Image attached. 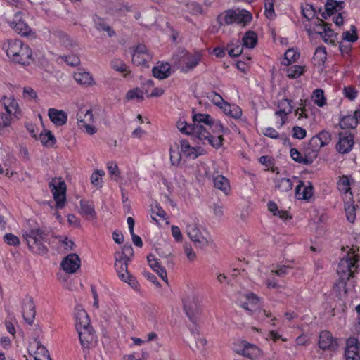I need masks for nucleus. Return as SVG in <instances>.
I'll list each match as a JSON object with an SVG mask.
<instances>
[{
    "label": "nucleus",
    "instance_id": "f257e3e1",
    "mask_svg": "<svg viewBox=\"0 0 360 360\" xmlns=\"http://www.w3.org/2000/svg\"><path fill=\"white\" fill-rule=\"evenodd\" d=\"M192 119L193 124L179 120L176 123L178 129L182 133L192 135L203 143H207L216 149L223 145L224 134L229 129L222 125L221 121L204 113L193 114Z\"/></svg>",
    "mask_w": 360,
    "mask_h": 360
},
{
    "label": "nucleus",
    "instance_id": "f03ea898",
    "mask_svg": "<svg viewBox=\"0 0 360 360\" xmlns=\"http://www.w3.org/2000/svg\"><path fill=\"white\" fill-rule=\"evenodd\" d=\"M75 327L84 352L94 348L98 342L95 330L90 324L89 317L83 309H77L75 312Z\"/></svg>",
    "mask_w": 360,
    "mask_h": 360
},
{
    "label": "nucleus",
    "instance_id": "7ed1b4c3",
    "mask_svg": "<svg viewBox=\"0 0 360 360\" xmlns=\"http://www.w3.org/2000/svg\"><path fill=\"white\" fill-rule=\"evenodd\" d=\"M3 49L13 63L27 66L34 61L30 47L20 40H9L4 43Z\"/></svg>",
    "mask_w": 360,
    "mask_h": 360
},
{
    "label": "nucleus",
    "instance_id": "20e7f679",
    "mask_svg": "<svg viewBox=\"0 0 360 360\" xmlns=\"http://www.w3.org/2000/svg\"><path fill=\"white\" fill-rule=\"evenodd\" d=\"M356 250L353 248L350 250L347 257L342 258L338 266L337 273L340 276V281L336 287L342 288L346 293V282L350 277H353L357 268L356 263L359 261V256L355 253Z\"/></svg>",
    "mask_w": 360,
    "mask_h": 360
},
{
    "label": "nucleus",
    "instance_id": "39448f33",
    "mask_svg": "<svg viewBox=\"0 0 360 360\" xmlns=\"http://www.w3.org/2000/svg\"><path fill=\"white\" fill-rule=\"evenodd\" d=\"M49 187L53 194V199L56 202L53 206L49 202V206L54 210L53 215L56 219L62 222L63 217L58 212V209H63L66 202V184L61 178H53L49 183Z\"/></svg>",
    "mask_w": 360,
    "mask_h": 360
},
{
    "label": "nucleus",
    "instance_id": "423d86ee",
    "mask_svg": "<svg viewBox=\"0 0 360 360\" xmlns=\"http://www.w3.org/2000/svg\"><path fill=\"white\" fill-rule=\"evenodd\" d=\"M46 236L45 233L39 229H32L23 233V238L30 250L39 255H43L47 252Z\"/></svg>",
    "mask_w": 360,
    "mask_h": 360
},
{
    "label": "nucleus",
    "instance_id": "0eeeda50",
    "mask_svg": "<svg viewBox=\"0 0 360 360\" xmlns=\"http://www.w3.org/2000/svg\"><path fill=\"white\" fill-rule=\"evenodd\" d=\"M183 309L192 321H195L202 311L201 298L193 292L185 293L182 297Z\"/></svg>",
    "mask_w": 360,
    "mask_h": 360
},
{
    "label": "nucleus",
    "instance_id": "6e6552de",
    "mask_svg": "<svg viewBox=\"0 0 360 360\" xmlns=\"http://www.w3.org/2000/svg\"><path fill=\"white\" fill-rule=\"evenodd\" d=\"M218 22L221 25H228L232 23H244L252 20L251 13L246 10H227L218 16Z\"/></svg>",
    "mask_w": 360,
    "mask_h": 360
},
{
    "label": "nucleus",
    "instance_id": "1a4fd4ad",
    "mask_svg": "<svg viewBox=\"0 0 360 360\" xmlns=\"http://www.w3.org/2000/svg\"><path fill=\"white\" fill-rule=\"evenodd\" d=\"M186 233L197 248H204L212 243L210 238L205 236L194 222L187 224Z\"/></svg>",
    "mask_w": 360,
    "mask_h": 360
},
{
    "label": "nucleus",
    "instance_id": "9d476101",
    "mask_svg": "<svg viewBox=\"0 0 360 360\" xmlns=\"http://www.w3.org/2000/svg\"><path fill=\"white\" fill-rule=\"evenodd\" d=\"M77 119L79 127L88 134L93 135L96 132V129L93 125L94 115L91 110L80 109L77 115Z\"/></svg>",
    "mask_w": 360,
    "mask_h": 360
},
{
    "label": "nucleus",
    "instance_id": "9b49d317",
    "mask_svg": "<svg viewBox=\"0 0 360 360\" xmlns=\"http://www.w3.org/2000/svg\"><path fill=\"white\" fill-rule=\"evenodd\" d=\"M128 262L126 260L115 258V267L116 269L118 277L123 282L127 283L132 288L138 286L136 279L132 276L128 271Z\"/></svg>",
    "mask_w": 360,
    "mask_h": 360
},
{
    "label": "nucleus",
    "instance_id": "f8f14e48",
    "mask_svg": "<svg viewBox=\"0 0 360 360\" xmlns=\"http://www.w3.org/2000/svg\"><path fill=\"white\" fill-rule=\"evenodd\" d=\"M237 353L252 360L259 359L262 356V351L260 348L245 340L240 342Z\"/></svg>",
    "mask_w": 360,
    "mask_h": 360
},
{
    "label": "nucleus",
    "instance_id": "ddd939ff",
    "mask_svg": "<svg viewBox=\"0 0 360 360\" xmlns=\"http://www.w3.org/2000/svg\"><path fill=\"white\" fill-rule=\"evenodd\" d=\"M9 24L14 31L22 36H28L32 32L31 28L23 18V13L20 11L15 13Z\"/></svg>",
    "mask_w": 360,
    "mask_h": 360
},
{
    "label": "nucleus",
    "instance_id": "4468645a",
    "mask_svg": "<svg viewBox=\"0 0 360 360\" xmlns=\"http://www.w3.org/2000/svg\"><path fill=\"white\" fill-rule=\"evenodd\" d=\"M201 60L200 52L188 53L182 51L180 56V63L182 64V70L188 72L196 67Z\"/></svg>",
    "mask_w": 360,
    "mask_h": 360
},
{
    "label": "nucleus",
    "instance_id": "2eb2a0df",
    "mask_svg": "<svg viewBox=\"0 0 360 360\" xmlns=\"http://www.w3.org/2000/svg\"><path fill=\"white\" fill-rule=\"evenodd\" d=\"M336 150L342 154L349 153L353 148L354 141L353 135L347 131L340 132Z\"/></svg>",
    "mask_w": 360,
    "mask_h": 360
},
{
    "label": "nucleus",
    "instance_id": "dca6fc26",
    "mask_svg": "<svg viewBox=\"0 0 360 360\" xmlns=\"http://www.w3.org/2000/svg\"><path fill=\"white\" fill-rule=\"evenodd\" d=\"M152 59V55L144 44H139L132 54V62L136 65H143Z\"/></svg>",
    "mask_w": 360,
    "mask_h": 360
},
{
    "label": "nucleus",
    "instance_id": "f3484780",
    "mask_svg": "<svg viewBox=\"0 0 360 360\" xmlns=\"http://www.w3.org/2000/svg\"><path fill=\"white\" fill-rule=\"evenodd\" d=\"M1 103L8 115H13L18 120L21 117L22 112L13 96H4L1 100Z\"/></svg>",
    "mask_w": 360,
    "mask_h": 360
},
{
    "label": "nucleus",
    "instance_id": "a211bd4d",
    "mask_svg": "<svg viewBox=\"0 0 360 360\" xmlns=\"http://www.w3.org/2000/svg\"><path fill=\"white\" fill-rule=\"evenodd\" d=\"M292 100L283 98L278 103V110L275 112V115L281 117L280 127L285 124L288 115L292 112L293 106L292 105Z\"/></svg>",
    "mask_w": 360,
    "mask_h": 360
},
{
    "label": "nucleus",
    "instance_id": "6ab92c4d",
    "mask_svg": "<svg viewBox=\"0 0 360 360\" xmlns=\"http://www.w3.org/2000/svg\"><path fill=\"white\" fill-rule=\"evenodd\" d=\"M61 266L67 273H75L80 267V259L77 254H70L63 260Z\"/></svg>",
    "mask_w": 360,
    "mask_h": 360
},
{
    "label": "nucleus",
    "instance_id": "aec40b11",
    "mask_svg": "<svg viewBox=\"0 0 360 360\" xmlns=\"http://www.w3.org/2000/svg\"><path fill=\"white\" fill-rule=\"evenodd\" d=\"M319 346L323 350L335 349L338 346V343L329 331L324 330L320 333Z\"/></svg>",
    "mask_w": 360,
    "mask_h": 360
},
{
    "label": "nucleus",
    "instance_id": "412c9836",
    "mask_svg": "<svg viewBox=\"0 0 360 360\" xmlns=\"http://www.w3.org/2000/svg\"><path fill=\"white\" fill-rule=\"evenodd\" d=\"M345 356L346 360H360L358 340L356 338H350L347 340Z\"/></svg>",
    "mask_w": 360,
    "mask_h": 360
},
{
    "label": "nucleus",
    "instance_id": "4be33fe9",
    "mask_svg": "<svg viewBox=\"0 0 360 360\" xmlns=\"http://www.w3.org/2000/svg\"><path fill=\"white\" fill-rule=\"evenodd\" d=\"M313 186L310 182L307 184L300 181L295 188V195L298 199L309 200L313 195Z\"/></svg>",
    "mask_w": 360,
    "mask_h": 360
},
{
    "label": "nucleus",
    "instance_id": "5701e85b",
    "mask_svg": "<svg viewBox=\"0 0 360 360\" xmlns=\"http://www.w3.org/2000/svg\"><path fill=\"white\" fill-rule=\"evenodd\" d=\"M35 306L32 298H27L23 301L22 316L28 324H32L35 318Z\"/></svg>",
    "mask_w": 360,
    "mask_h": 360
},
{
    "label": "nucleus",
    "instance_id": "b1692460",
    "mask_svg": "<svg viewBox=\"0 0 360 360\" xmlns=\"http://www.w3.org/2000/svg\"><path fill=\"white\" fill-rule=\"evenodd\" d=\"M79 212L82 217L89 220L95 219L96 216L94 202L88 200H80V210Z\"/></svg>",
    "mask_w": 360,
    "mask_h": 360
},
{
    "label": "nucleus",
    "instance_id": "393cba45",
    "mask_svg": "<svg viewBox=\"0 0 360 360\" xmlns=\"http://www.w3.org/2000/svg\"><path fill=\"white\" fill-rule=\"evenodd\" d=\"M48 116L51 122L57 126L64 125L68 120L67 113L63 110L56 108L49 109Z\"/></svg>",
    "mask_w": 360,
    "mask_h": 360
},
{
    "label": "nucleus",
    "instance_id": "a878e982",
    "mask_svg": "<svg viewBox=\"0 0 360 360\" xmlns=\"http://www.w3.org/2000/svg\"><path fill=\"white\" fill-rule=\"evenodd\" d=\"M245 300H241V306L243 309L250 312L256 311L259 306V298L253 293L244 296Z\"/></svg>",
    "mask_w": 360,
    "mask_h": 360
},
{
    "label": "nucleus",
    "instance_id": "bb28decb",
    "mask_svg": "<svg viewBox=\"0 0 360 360\" xmlns=\"http://www.w3.org/2000/svg\"><path fill=\"white\" fill-rule=\"evenodd\" d=\"M55 35L61 46L67 51H74L77 46V43L65 33L61 31H57L55 32Z\"/></svg>",
    "mask_w": 360,
    "mask_h": 360
},
{
    "label": "nucleus",
    "instance_id": "cd10ccee",
    "mask_svg": "<svg viewBox=\"0 0 360 360\" xmlns=\"http://www.w3.org/2000/svg\"><path fill=\"white\" fill-rule=\"evenodd\" d=\"M170 65L167 63H160L153 68V75L155 77L163 79L167 78L170 75Z\"/></svg>",
    "mask_w": 360,
    "mask_h": 360
},
{
    "label": "nucleus",
    "instance_id": "c85d7f7f",
    "mask_svg": "<svg viewBox=\"0 0 360 360\" xmlns=\"http://www.w3.org/2000/svg\"><path fill=\"white\" fill-rule=\"evenodd\" d=\"M181 153L192 159L196 158L199 155L198 149L192 147L186 140L181 141Z\"/></svg>",
    "mask_w": 360,
    "mask_h": 360
},
{
    "label": "nucleus",
    "instance_id": "c756f323",
    "mask_svg": "<svg viewBox=\"0 0 360 360\" xmlns=\"http://www.w3.org/2000/svg\"><path fill=\"white\" fill-rule=\"evenodd\" d=\"M275 188L281 192H287L292 188L293 184L288 178L276 177L274 179Z\"/></svg>",
    "mask_w": 360,
    "mask_h": 360
},
{
    "label": "nucleus",
    "instance_id": "7c9ffc66",
    "mask_svg": "<svg viewBox=\"0 0 360 360\" xmlns=\"http://www.w3.org/2000/svg\"><path fill=\"white\" fill-rule=\"evenodd\" d=\"M75 81L84 86H90L94 84L91 75L87 72L79 71L74 74Z\"/></svg>",
    "mask_w": 360,
    "mask_h": 360
},
{
    "label": "nucleus",
    "instance_id": "2f4dec72",
    "mask_svg": "<svg viewBox=\"0 0 360 360\" xmlns=\"http://www.w3.org/2000/svg\"><path fill=\"white\" fill-rule=\"evenodd\" d=\"M338 188L340 192L345 194L347 198H351L352 193L350 192V183L348 176H342L340 177L338 181Z\"/></svg>",
    "mask_w": 360,
    "mask_h": 360
},
{
    "label": "nucleus",
    "instance_id": "473e14b6",
    "mask_svg": "<svg viewBox=\"0 0 360 360\" xmlns=\"http://www.w3.org/2000/svg\"><path fill=\"white\" fill-rule=\"evenodd\" d=\"M243 46L252 49L257 43V35L252 31L247 32L242 38Z\"/></svg>",
    "mask_w": 360,
    "mask_h": 360
},
{
    "label": "nucleus",
    "instance_id": "72a5a7b5",
    "mask_svg": "<svg viewBox=\"0 0 360 360\" xmlns=\"http://www.w3.org/2000/svg\"><path fill=\"white\" fill-rule=\"evenodd\" d=\"M214 186L224 193H227L229 189V183L226 178L222 175L217 174L213 177Z\"/></svg>",
    "mask_w": 360,
    "mask_h": 360
},
{
    "label": "nucleus",
    "instance_id": "f704fd0d",
    "mask_svg": "<svg viewBox=\"0 0 360 360\" xmlns=\"http://www.w3.org/2000/svg\"><path fill=\"white\" fill-rule=\"evenodd\" d=\"M36 344L37 349L34 352V360H51L50 355L47 349L39 341H37Z\"/></svg>",
    "mask_w": 360,
    "mask_h": 360
},
{
    "label": "nucleus",
    "instance_id": "c9c22d12",
    "mask_svg": "<svg viewBox=\"0 0 360 360\" xmlns=\"http://www.w3.org/2000/svg\"><path fill=\"white\" fill-rule=\"evenodd\" d=\"M224 113L233 118L239 119L242 116V110L236 105H230L226 103L222 109Z\"/></svg>",
    "mask_w": 360,
    "mask_h": 360
},
{
    "label": "nucleus",
    "instance_id": "e433bc0d",
    "mask_svg": "<svg viewBox=\"0 0 360 360\" xmlns=\"http://www.w3.org/2000/svg\"><path fill=\"white\" fill-rule=\"evenodd\" d=\"M133 255L134 250L131 245L130 244H126L123 246L122 252H117L115 253V258L129 261Z\"/></svg>",
    "mask_w": 360,
    "mask_h": 360
},
{
    "label": "nucleus",
    "instance_id": "4c0bfd02",
    "mask_svg": "<svg viewBox=\"0 0 360 360\" xmlns=\"http://www.w3.org/2000/svg\"><path fill=\"white\" fill-rule=\"evenodd\" d=\"M321 147H323V145L316 137V136H314L310 139L308 146L305 148V150L306 153L310 155L311 153H316Z\"/></svg>",
    "mask_w": 360,
    "mask_h": 360
},
{
    "label": "nucleus",
    "instance_id": "58836bf2",
    "mask_svg": "<svg viewBox=\"0 0 360 360\" xmlns=\"http://www.w3.org/2000/svg\"><path fill=\"white\" fill-rule=\"evenodd\" d=\"M110 67L115 71L124 73V77H126L127 75L130 72V71L128 70L127 65L120 59L112 60L110 62Z\"/></svg>",
    "mask_w": 360,
    "mask_h": 360
},
{
    "label": "nucleus",
    "instance_id": "ea45409f",
    "mask_svg": "<svg viewBox=\"0 0 360 360\" xmlns=\"http://www.w3.org/2000/svg\"><path fill=\"white\" fill-rule=\"evenodd\" d=\"M342 1H338L335 0H328L326 5L325 9L328 15H330L334 13L335 11H340L342 8Z\"/></svg>",
    "mask_w": 360,
    "mask_h": 360
},
{
    "label": "nucleus",
    "instance_id": "a19ab883",
    "mask_svg": "<svg viewBox=\"0 0 360 360\" xmlns=\"http://www.w3.org/2000/svg\"><path fill=\"white\" fill-rule=\"evenodd\" d=\"M105 175V172L103 170L96 169L95 170L90 177L91 183L93 186H96L98 188L102 187V177Z\"/></svg>",
    "mask_w": 360,
    "mask_h": 360
},
{
    "label": "nucleus",
    "instance_id": "79ce46f5",
    "mask_svg": "<svg viewBox=\"0 0 360 360\" xmlns=\"http://www.w3.org/2000/svg\"><path fill=\"white\" fill-rule=\"evenodd\" d=\"M340 127L345 129H354L357 126L356 117L353 115L345 116L340 121Z\"/></svg>",
    "mask_w": 360,
    "mask_h": 360
},
{
    "label": "nucleus",
    "instance_id": "37998d69",
    "mask_svg": "<svg viewBox=\"0 0 360 360\" xmlns=\"http://www.w3.org/2000/svg\"><path fill=\"white\" fill-rule=\"evenodd\" d=\"M167 214L164 210L158 205H155L151 209V217L152 219L158 222L160 220L166 219Z\"/></svg>",
    "mask_w": 360,
    "mask_h": 360
},
{
    "label": "nucleus",
    "instance_id": "c03bdc74",
    "mask_svg": "<svg viewBox=\"0 0 360 360\" xmlns=\"http://www.w3.org/2000/svg\"><path fill=\"white\" fill-rule=\"evenodd\" d=\"M40 141L44 146L51 147L54 145L56 139L50 131H45L40 134Z\"/></svg>",
    "mask_w": 360,
    "mask_h": 360
},
{
    "label": "nucleus",
    "instance_id": "a18cd8bd",
    "mask_svg": "<svg viewBox=\"0 0 360 360\" xmlns=\"http://www.w3.org/2000/svg\"><path fill=\"white\" fill-rule=\"evenodd\" d=\"M311 99L319 107H323L326 103L323 91L321 89H316L313 92Z\"/></svg>",
    "mask_w": 360,
    "mask_h": 360
},
{
    "label": "nucleus",
    "instance_id": "49530a36",
    "mask_svg": "<svg viewBox=\"0 0 360 360\" xmlns=\"http://www.w3.org/2000/svg\"><path fill=\"white\" fill-rule=\"evenodd\" d=\"M268 209L271 212L274 214V215H278L283 220H287L288 218H290L286 211L278 210V207L274 202H269L268 203Z\"/></svg>",
    "mask_w": 360,
    "mask_h": 360
},
{
    "label": "nucleus",
    "instance_id": "de8ad7c7",
    "mask_svg": "<svg viewBox=\"0 0 360 360\" xmlns=\"http://www.w3.org/2000/svg\"><path fill=\"white\" fill-rule=\"evenodd\" d=\"M304 67L300 65L290 66L287 69V75L290 79H295L302 75L304 72Z\"/></svg>",
    "mask_w": 360,
    "mask_h": 360
},
{
    "label": "nucleus",
    "instance_id": "09e8293b",
    "mask_svg": "<svg viewBox=\"0 0 360 360\" xmlns=\"http://www.w3.org/2000/svg\"><path fill=\"white\" fill-rule=\"evenodd\" d=\"M143 98V93L139 88L131 89L126 94V99L128 101L136 99L138 101H141Z\"/></svg>",
    "mask_w": 360,
    "mask_h": 360
},
{
    "label": "nucleus",
    "instance_id": "8fccbe9b",
    "mask_svg": "<svg viewBox=\"0 0 360 360\" xmlns=\"http://www.w3.org/2000/svg\"><path fill=\"white\" fill-rule=\"evenodd\" d=\"M299 58V53L292 49H288L285 53V58L282 63L289 65L291 63L295 62Z\"/></svg>",
    "mask_w": 360,
    "mask_h": 360
},
{
    "label": "nucleus",
    "instance_id": "3c124183",
    "mask_svg": "<svg viewBox=\"0 0 360 360\" xmlns=\"http://www.w3.org/2000/svg\"><path fill=\"white\" fill-rule=\"evenodd\" d=\"M207 98L212 103L219 106L221 109H223V106L226 103L222 97L215 92L209 93L207 94Z\"/></svg>",
    "mask_w": 360,
    "mask_h": 360
},
{
    "label": "nucleus",
    "instance_id": "603ef678",
    "mask_svg": "<svg viewBox=\"0 0 360 360\" xmlns=\"http://www.w3.org/2000/svg\"><path fill=\"white\" fill-rule=\"evenodd\" d=\"M207 344V340L203 337H200L197 339L195 345L194 346H191V349L193 351H199L200 353L204 355Z\"/></svg>",
    "mask_w": 360,
    "mask_h": 360
},
{
    "label": "nucleus",
    "instance_id": "864d4df0",
    "mask_svg": "<svg viewBox=\"0 0 360 360\" xmlns=\"http://www.w3.org/2000/svg\"><path fill=\"white\" fill-rule=\"evenodd\" d=\"M243 46L239 44L238 43L237 44H234L233 43H231L228 45V53L230 56L232 57H236L241 54L243 52Z\"/></svg>",
    "mask_w": 360,
    "mask_h": 360
},
{
    "label": "nucleus",
    "instance_id": "5fc2aeb1",
    "mask_svg": "<svg viewBox=\"0 0 360 360\" xmlns=\"http://www.w3.org/2000/svg\"><path fill=\"white\" fill-rule=\"evenodd\" d=\"M176 148H170V159L173 165H177L181 160V153L178 151V146H175Z\"/></svg>",
    "mask_w": 360,
    "mask_h": 360
},
{
    "label": "nucleus",
    "instance_id": "6e6d98bb",
    "mask_svg": "<svg viewBox=\"0 0 360 360\" xmlns=\"http://www.w3.org/2000/svg\"><path fill=\"white\" fill-rule=\"evenodd\" d=\"M108 170L110 176L115 181L120 177V170L116 162H110L108 164Z\"/></svg>",
    "mask_w": 360,
    "mask_h": 360
},
{
    "label": "nucleus",
    "instance_id": "4d7b16f0",
    "mask_svg": "<svg viewBox=\"0 0 360 360\" xmlns=\"http://www.w3.org/2000/svg\"><path fill=\"white\" fill-rule=\"evenodd\" d=\"M351 31H347L342 33V39L349 42H354L357 40L358 37L356 30L354 26H352Z\"/></svg>",
    "mask_w": 360,
    "mask_h": 360
},
{
    "label": "nucleus",
    "instance_id": "13d9d810",
    "mask_svg": "<svg viewBox=\"0 0 360 360\" xmlns=\"http://www.w3.org/2000/svg\"><path fill=\"white\" fill-rule=\"evenodd\" d=\"M314 24V27L313 28L314 31L316 33L320 34L321 36L323 35V33L326 32V29L328 27V25L326 24H325L322 20H321L318 18L315 19Z\"/></svg>",
    "mask_w": 360,
    "mask_h": 360
},
{
    "label": "nucleus",
    "instance_id": "bf43d9fd",
    "mask_svg": "<svg viewBox=\"0 0 360 360\" xmlns=\"http://www.w3.org/2000/svg\"><path fill=\"white\" fill-rule=\"evenodd\" d=\"M345 210L347 220L351 223H354L356 219L355 207L352 204L347 203L345 205Z\"/></svg>",
    "mask_w": 360,
    "mask_h": 360
},
{
    "label": "nucleus",
    "instance_id": "052dcab7",
    "mask_svg": "<svg viewBox=\"0 0 360 360\" xmlns=\"http://www.w3.org/2000/svg\"><path fill=\"white\" fill-rule=\"evenodd\" d=\"M302 15L307 20H310L314 18L316 11L311 5L307 4L302 7Z\"/></svg>",
    "mask_w": 360,
    "mask_h": 360
},
{
    "label": "nucleus",
    "instance_id": "680f3d73",
    "mask_svg": "<svg viewBox=\"0 0 360 360\" xmlns=\"http://www.w3.org/2000/svg\"><path fill=\"white\" fill-rule=\"evenodd\" d=\"M291 267L290 266L286 265H278L276 269H272L271 273L272 274H275L279 277H284L288 274L289 269Z\"/></svg>",
    "mask_w": 360,
    "mask_h": 360
},
{
    "label": "nucleus",
    "instance_id": "e2e57ef3",
    "mask_svg": "<svg viewBox=\"0 0 360 360\" xmlns=\"http://www.w3.org/2000/svg\"><path fill=\"white\" fill-rule=\"evenodd\" d=\"M274 0H265V14L268 18H272L274 15Z\"/></svg>",
    "mask_w": 360,
    "mask_h": 360
},
{
    "label": "nucleus",
    "instance_id": "0e129e2a",
    "mask_svg": "<svg viewBox=\"0 0 360 360\" xmlns=\"http://www.w3.org/2000/svg\"><path fill=\"white\" fill-rule=\"evenodd\" d=\"M4 240L9 245L18 246L20 245V239L12 233H6L4 236Z\"/></svg>",
    "mask_w": 360,
    "mask_h": 360
},
{
    "label": "nucleus",
    "instance_id": "69168bd1",
    "mask_svg": "<svg viewBox=\"0 0 360 360\" xmlns=\"http://www.w3.org/2000/svg\"><path fill=\"white\" fill-rule=\"evenodd\" d=\"M316 137L319 139L323 146L328 144L331 140L330 134L326 131H321Z\"/></svg>",
    "mask_w": 360,
    "mask_h": 360
},
{
    "label": "nucleus",
    "instance_id": "338daca9",
    "mask_svg": "<svg viewBox=\"0 0 360 360\" xmlns=\"http://www.w3.org/2000/svg\"><path fill=\"white\" fill-rule=\"evenodd\" d=\"M184 251L190 262H193L196 259V254L193 251L192 247L188 244H185Z\"/></svg>",
    "mask_w": 360,
    "mask_h": 360
},
{
    "label": "nucleus",
    "instance_id": "774afa93",
    "mask_svg": "<svg viewBox=\"0 0 360 360\" xmlns=\"http://www.w3.org/2000/svg\"><path fill=\"white\" fill-rule=\"evenodd\" d=\"M306 134V130L300 127L296 126L292 128V136L295 139H302Z\"/></svg>",
    "mask_w": 360,
    "mask_h": 360
}]
</instances>
